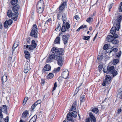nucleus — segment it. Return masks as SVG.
Returning <instances> with one entry per match:
<instances>
[{
  "mask_svg": "<svg viewBox=\"0 0 122 122\" xmlns=\"http://www.w3.org/2000/svg\"><path fill=\"white\" fill-rule=\"evenodd\" d=\"M122 19V15L120 14H118L117 16V19L114 20L112 22L113 26L111 29V32L112 33H114L116 29L119 30L120 26V23Z\"/></svg>",
  "mask_w": 122,
  "mask_h": 122,
  "instance_id": "f257e3e1",
  "label": "nucleus"
},
{
  "mask_svg": "<svg viewBox=\"0 0 122 122\" xmlns=\"http://www.w3.org/2000/svg\"><path fill=\"white\" fill-rule=\"evenodd\" d=\"M37 30L38 28L36 25V24H34L31 29V31L30 33V36L35 38H36L37 37Z\"/></svg>",
  "mask_w": 122,
  "mask_h": 122,
  "instance_id": "f03ea898",
  "label": "nucleus"
},
{
  "mask_svg": "<svg viewBox=\"0 0 122 122\" xmlns=\"http://www.w3.org/2000/svg\"><path fill=\"white\" fill-rule=\"evenodd\" d=\"M51 52L54 54H56L59 56H62L63 55V50L61 48L53 47L51 50Z\"/></svg>",
  "mask_w": 122,
  "mask_h": 122,
  "instance_id": "7ed1b4c3",
  "label": "nucleus"
},
{
  "mask_svg": "<svg viewBox=\"0 0 122 122\" xmlns=\"http://www.w3.org/2000/svg\"><path fill=\"white\" fill-rule=\"evenodd\" d=\"M77 115V113L75 111H74L72 112V113L69 112L67 114V118L68 120L67 122H74V121L72 119V117H76Z\"/></svg>",
  "mask_w": 122,
  "mask_h": 122,
  "instance_id": "20e7f679",
  "label": "nucleus"
},
{
  "mask_svg": "<svg viewBox=\"0 0 122 122\" xmlns=\"http://www.w3.org/2000/svg\"><path fill=\"white\" fill-rule=\"evenodd\" d=\"M63 22L62 24V25L61 28V31L62 32H65L67 30L69 29L70 27V25L68 22Z\"/></svg>",
  "mask_w": 122,
  "mask_h": 122,
  "instance_id": "39448f33",
  "label": "nucleus"
},
{
  "mask_svg": "<svg viewBox=\"0 0 122 122\" xmlns=\"http://www.w3.org/2000/svg\"><path fill=\"white\" fill-rule=\"evenodd\" d=\"M107 71H108V73H111L113 77L116 76L118 74L117 71L114 69L113 66L110 67L108 66Z\"/></svg>",
  "mask_w": 122,
  "mask_h": 122,
  "instance_id": "423d86ee",
  "label": "nucleus"
},
{
  "mask_svg": "<svg viewBox=\"0 0 122 122\" xmlns=\"http://www.w3.org/2000/svg\"><path fill=\"white\" fill-rule=\"evenodd\" d=\"M111 79L110 76L109 75H107L105 77V80L103 81L102 85L103 86H106V84L110 83V81Z\"/></svg>",
  "mask_w": 122,
  "mask_h": 122,
  "instance_id": "0eeeda50",
  "label": "nucleus"
},
{
  "mask_svg": "<svg viewBox=\"0 0 122 122\" xmlns=\"http://www.w3.org/2000/svg\"><path fill=\"white\" fill-rule=\"evenodd\" d=\"M58 56L54 54H51L47 59L46 61L47 62H51L53 60H56Z\"/></svg>",
  "mask_w": 122,
  "mask_h": 122,
  "instance_id": "6e6552de",
  "label": "nucleus"
},
{
  "mask_svg": "<svg viewBox=\"0 0 122 122\" xmlns=\"http://www.w3.org/2000/svg\"><path fill=\"white\" fill-rule=\"evenodd\" d=\"M61 56H58L56 60L57 61L58 65L60 66H62L64 61L63 59Z\"/></svg>",
  "mask_w": 122,
  "mask_h": 122,
  "instance_id": "1a4fd4ad",
  "label": "nucleus"
},
{
  "mask_svg": "<svg viewBox=\"0 0 122 122\" xmlns=\"http://www.w3.org/2000/svg\"><path fill=\"white\" fill-rule=\"evenodd\" d=\"M18 15L19 14L18 12H14L12 14L11 16V17L14 20L16 21L17 20Z\"/></svg>",
  "mask_w": 122,
  "mask_h": 122,
  "instance_id": "9d476101",
  "label": "nucleus"
},
{
  "mask_svg": "<svg viewBox=\"0 0 122 122\" xmlns=\"http://www.w3.org/2000/svg\"><path fill=\"white\" fill-rule=\"evenodd\" d=\"M69 74V72L67 70L64 71L62 73V77L65 79L67 78Z\"/></svg>",
  "mask_w": 122,
  "mask_h": 122,
  "instance_id": "9b49d317",
  "label": "nucleus"
},
{
  "mask_svg": "<svg viewBox=\"0 0 122 122\" xmlns=\"http://www.w3.org/2000/svg\"><path fill=\"white\" fill-rule=\"evenodd\" d=\"M66 1L62 3L60 6L59 9V12L60 13L65 8L66 5Z\"/></svg>",
  "mask_w": 122,
  "mask_h": 122,
  "instance_id": "f8f14e48",
  "label": "nucleus"
},
{
  "mask_svg": "<svg viewBox=\"0 0 122 122\" xmlns=\"http://www.w3.org/2000/svg\"><path fill=\"white\" fill-rule=\"evenodd\" d=\"M36 7H39L41 8H44V2L42 0H40L38 2Z\"/></svg>",
  "mask_w": 122,
  "mask_h": 122,
  "instance_id": "ddd939ff",
  "label": "nucleus"
},
{
  "mask_svg": "<svg viewBox=\"0 0 122 122\" xmlns=\"http://www.w3.org/2000/svg\"><path fill=\"white\" fill-rule=\"evenodd\" d=\"M119 90L121 92L117 95V100L122 99V88H120Z\"/></svg>",
  "mask_w": 122,
  "mask_h": 122,
  "instance_id": "4468645a",
  "label": "nucleus"
},
{
  "mask_svg": "<svg viewBox=\"0 0 122 122\" xmlns=\"http://www.w3.org/2000/svg\"><path fill=\"white\" fill-rule=\"evenodd\" d=\"M31 45H24V48L25 49H27L28 48V50L29 51H31L33 50L35 48L33 47Z\"/></svg>",
  "mask_w": 122,
  "mask_h": 122,
  "instance_id": "2eb2a0df",
  "label": "nucleus"
},
{
  "mask_svg": "<svg viewBox=\"0 0 122 122\" xmlns=\"http://www.w3.org/2000/svg\"><path fill=\"white\" fill-rule=\"evenodd\" d=\"M24 53L25 55V58L27 59H29L31 56L29 52L25 50L24 51Z\"/></svg>",
  "mask_w": 122,
  "mask_h": 122,
  "instance_id": "dca6fc26",
  "label": "nucleus"
},
{
  "mask_svg": "<svg viewBox=\"0 0 122 122\" xmlns=\"http://www.w3.org/2000/svg\"><path fill=\"white\" fill-rule=\"evenodd\" d=\"M89 115L91 119V122H92V121L93 122H96V119L93 116V114L91 112H90L89 113Z\"/></svg>",
  "mask_w": 122,
  "mask_h": 122,
  "instance_id": "f3484780",
  "label": "nucleus"
},
{
  "mask_svg": "<svg viewBox=\"0 0 122 122\" xmlns=\"http://www.w3.org/2000/svg\"><path fill=\"white\" fill-rule=\"evenodd\" d=\"M62 40L64 44H66L68 41L67 37L66 35H63L62 36Z\"/></svg>",
  "mask_w": 122,
  "mask_h": 122,
  "instance_id": "a211bd4d",
  "label": "nucleus"
},
{
  "mask_svg": "<svg viewBox=\"0 0 122 122\" xmlns=\"http://www.w3.org/2000/svg\"><path fill=\"white\" fill-rule=\"evenodd\" d=\"M114 37L113 36L111 35H109L107 36V41L109 42H112L114 39Z\"/></svg>",
  "mask_w": 122,
  "mask_h": 122,
  "instance_id": "6ab92c4d",
  "label": "nucleus"
},
{
  "mask_svg": "<svg viewBox=\"0 0 122 122\" xmlns=\"http://www.w3.org/2000/svg\"><path fill=\"white\" fill-rule=\"evenodd\" d=\"M19 5L17 4L13 7L12 10L14 11H16L19 10Z\"/></svg>",
  "mask_w": 122,
  "mask_h": 122,
  "instance_id": "aec40b11",
  "label": "nucleus"
},
{
  "mask_svg": "<svg viewBox=\"0 0 122 122\" xmlns=\"http://www.w3.org/2000/svg\"><path fill=\"white\" fill-rule=\"evenodd\" d=\"M37 12L39 13H41L43 11L44 8H41L39 7H36Z\"/></svg>",
  "mask_w": 122,
  "mask_h": 122,
  "instance_id": "412c9836",
  "label": "nucleus"
},
{
  "mask_svg": "<svg viewBox=\"0 0 122 122\" xmlns=\"http://www.w3.org/2000/svg\"><path fill=\"white\" fill-rule=\"evenodd\" d=\"M51 69V67L49 65H46L44 67L43 69L45 71H48Z\"/></svg>",
  "mask_w": 122,
  "mask_h": 122,
  "instance_id": "4be33fe9",
  "label": "nucleus"
},
{
  "mask_svg": "<svg viewBox=\"0 0 122 122\" xmlns=\"http://www.w3.org/2000/svg\"><path fill=\"white\" fill-rule=\"evenodd\" d=\"M28 64H25L24 67V72L26 74L28 72Z\"/></svg>",
  "mask_w": 122,
  "mask_h": 122,
  "instance_id": "5701e85b",
  "label": "nucleus"
},
{
  "mask_svg": "<svg viewBox=\"0 0 122 122\" xmlns=\"http://www.w3.org/2000/svg\"><path fill=\"white\" fill-rule=\"evenodd\" d=\"M28 112L27 111H26L23 112L22 115V117L23 118H26L28 114Z\"/></svg>",
  "mask_w": 122,
  "mask_h": 122,
  "instance_id": "b1692460",
  "label": "nucleus"
},
{
  "mask_svg": "<svg viewBox=\"0 0 122 122\" xmlns=\"http://www.w3.org/2000/svg\"><path fill=\"white\" fill-rule=\"evenodd\" d=\"M7 76L5 75H4L2 78V81L3 82H5L7 81Z\"/></svg>",
  "mask_w": 122,
  "mask_h": 122,
  "instance_id": "393cba45",
  "label": "nucleus"
},
{
  "mask_svg": "<svg viewBox=\"0 0 122 122\" xmlns=\"http://www.w3.org/2000/svg\"><path fill=\"white\" fill-rule=\"evenodd\" d=\"M103 58V56L102 55L100 56L99 55L98 56L97 58V61L99 62H101L100 61H102Z\"/></svg>",
  "mask_w": 122,
  "mask_h": 122,
  "instance_id": "a878e982",
  "label": "nucleus"
},
{
  "mask_svg": "<svg viewBox=\"0 0 122 122\" xmlns=\"http://www.w3.org/2000/svg\"><path fill=\"white\" fill-rule=\"evenodd\" d=\"M76 105L75 104V103H74L72 106L71 108V110H70V111H73L75 110L76 107Z\"/></svg>",
  "mask_w": 122,
  "mask_h": 122,
  "instance_id": "bb28decb",
  "label": "nucleus"
},
{
  "mask_svg": "<svg viewBox=\"0 0 122 122\" xmlns=\"http://www.w3.org/2000/svg\"><path fill=\"white\" fill-rule=\"evenodd\" d=\"M119 42V41L117 39L114 38V39L113 40L111 43L114 44H116L118 43Z\"/></svg>",
  "mask_w": 122,
  "mask_h": 122,
  "instance_id": "cd10ccee",
  "label": "nucleus"
},
{
  "mask_svg": "<svg viewBox=\"0 0 122 122\" xmlns=\"http://www.w3.org/2000/svg\"><path fill=\"white\" fill-rule=\"evenodd\" d=\"M60 38L58 36L56 38L54 41L55 44H60Z\"/></svg>",
  "mask_w": 122,
  "mask_h": 122,
  "instance_id": "c85d7f7f",
  "label": "nucleus"
},
{
  "mask_svg": "<svg viewBox=\"0 0 122 122\" xmlns=\"http://www.w3.org/2000/svg\"><path fill=\"white\" fill-rule=\"evenodd\" d=\"M36 119V116L35 115L30 119L29 122H35Z\"/></svg>",
  "mask_w": 122,
  "mask_h": 122,
  "instance_id": "c756f323",
  "label": "nucleus"
},
{
  "mask_svg": "<svg viewBox=\"0 0 122 122\" xmlns=\"http://www.w3.org/2000/svg\"><path fill=\"white\" fill-rule=\"evenodd\" d=\"M24 44L25 45H27L29 44L30 42V37H28L26 39V41H24Z\"/></svg>",
  "mask_w": 122,
  "mask_h": 122,
  "instance_id": "7c9ffc66",
  "label": "nucleus"
},
{
  "mask_svg": "<svg viewBox=\"0 0 122 122\" xmlns=\"http://www.w3.org/2000/svg\"><path fill=\"white\" fill-rule=\"evenodd\" d=\"M62 20L63 22H66V15L65 14H63L62 15Z\"/></svg>",
  "mask_w": 122,
  "mask_h": 122,
  "instance_id": "2f4dec72",
  "label": "nucleus"
},
{
  "mask_svg": "<svg viewBox=\"0 0 122 122\" xmlns=\"http://www.w3.org/2000/svg\"><path fill=\"white\" fill-rule=\"evenodd\" d=\"M12 12L11 10H9L8 11L7 15L9 17H10L11 16Z\"/></svg>",
  "mask_w": 122,
  "mask_h": 122,
  "instance_id": "473e14b6",
  "label": "nucleus"
},
{
  "mask_svg": "<svg viewBox=\"0 0 122 122\" xmlns=\"http://www.w3.org/2000/svg\"><path fill=\"white\" fill-rule=\"evenodd\" d=\"M85 100V95H82L81 97L80 98V101L81 103V104L83 102H84Z\"/></svg>",
  "mask_w": 122,
  "mask_h": 122,
  "instance_id": "72a5a7b5",
  "label": "nucleus"
},
{
  "mask_svg": "<svg viewBox=\"0 0 122 122\" xmlns=\"http://www.w3.org/2000/svg\"><path fill=\"white\" fill-rule=\"evenodd\" d=\"M119 59H115L113 60L112 64L114 65H116L118 63Z\"/></svg>",
  "mask_w": 122,
  "mask_h": 122,
  "instance_id": "f704fd0d",
  "label": "nucleus"
},
{
  "mask_svg": "<svg viewBox=\"0 0 122 122\" xmlns=\"http://www.w3.org/2000/svg\"><path fill=\"white\" fill-rule=\"evenodd\" d=\"M32 46H33L34 48H36L37 46V44L35 43V41L34 40H32L31 41V45Z\"/></svg>",
  "mask_w": 122,
  "mask_h": 122,
  "instance_id": "c9c22d12",
  "label": "nucleus"
},
{
  "mask_svg": "<svg viewBox=\"0 0 122 122\" xmlns=\"http://www.w3.org/2000/svg\"><path fill=\"white\" fill-rule=\"evenodd\" d=\"M54 76L53 74L52 73H50L48 74L47 76V79H51Z\"/></svg>",
  "mask_w": 122,
  "mask_h": 122,
  "instance_id": "e433bc0d",
  "label": "nucleus"
},
{
  "mask_svg": "<svg viewBox=\"0 0 122 122\" xmlns=\"http://www.w3.org/2000/svg\"><path fill=\"white\" fill-rule=\"evenodd\" d=\"M115 30V32L114 33H111V30H110V32L111 33V34H112L113 35V36L114 37V38L116 39V38H117L118 37V35L117 34H115V33L116 32V30L118 31V30H116V29Z\"/></svg>",
  "mask_w": 122,
  "mask_h": 122,
  "instance_id": "4c0bfd02",
  "label": "nucleus"
},
{
  "mask_svg": "<svg viewBox=\"0 0 122 122\" xmlns=\"http://www.w3.org/2000/svg\"><path fill=\"white\" fill-rule=\"evenodd\" d=\"M2 110L3 112H6L7 110V106L6 105H3L2 107V108L1 110Z\"/></svg>",
  "mask_w": 122,
  "mask_h": 122,
  "instance_id": "58836bf2",
  "label": "nucleus"
},
{
  "mask_svg": "<svg viewBox=\"0 0 122 122\" xmlns=\"http://www.w3.org/2000/svg\"><path fill=\"white\" fill-rule=\"evenodd\" d=\"M60 69L61 68L60 67H59L56 68H55L54 69L53 72L55 73H56L59 71Z\"/></svg>",
  "mask_w": 122,
  "mask_h": 122,
  "instance_id": "ea45409f",
  "label": "nucleus"
},
{
  "mask_svg": "<svg viewBox=\"0 0 122 122\" xmlns=\"http://www.w3.org/2000/svg\"><path fill=\"white\" fill-rule=\"evenodd\" d=\"M92 111L94 113L97 114L99 110L97 108H94L92 109Z\"/></svg>",
  "mask_w": 122,
  "mask_h": 122,
  "instance_id": "a19ab883",
  "label": "nucleus"
},
{
  "mask_svg": "<svg viewBox=\"0 0 122 122\" xmlns=\"http://www.w3.org/2000/svg\"><path fill=\"white\" fill-rule=\"evenodd\" d=\"M18 1V0H11V4L12 5H14L17 3Z\"/></svg>",
  "mask_w": 122,
  "mask_h": 122,
  "instance_id": "79ce46f5",
  "label": "nucleus"
},
{
  "mask_svg": "<svg viewBox=\"0 0 122 122\" xmlns=\"http://www.w3.org/2000/svg\"><path fill=\"white\" fill-rule=\"evenodd\" d=\"M112 50H110V53L112 51H113L114 52H117L118 50V49L116 48H113V47L112 48Z\"/></svg>",
  "mask_w": 122,
  "mask_h": 122,
  "instance_id": "37998d69",
  "label": "nucleus"
},
{
  "mask_svg": "<svg viewBox=\"0 0 122 122\" xmlns=\"http://www.w3.org/2000/svg\"><path fill=\"white\" fill-rule=\"evenodd\" d=\"M93 19L91 17H89L87 18L86 20L87 22L90 23L92 22L93 21Z\"/></svg>",
  "mask_w": 122,
  "mask_h": 122,
  "instance_id": "c03bdc74",
  "label": "nucleus"
},
{
  "mask_svg": "<svg viewBox=\"0 0 122 122\" xmlns=\"http://www.w3.org/2000/svg\"><path fill=\"white\" fill-rule=\"evenodd\" d=\"M61 30V28L60 25H58V27L55 30L57 31H59Z\"/></svg>",
  "mask_w": 122,
  "mask_h": 122,
  "instance_id": "a18cd8bd",
  "label": "nucleus"
},
{
  "mask_svg": "<svg viewBox=\"0 0 122 122\" xmlns=\"http://www.w3.org/2000/svg\"><path fill=\"white\" fill-rule=\"evenodd\" d=\"M28 97H25L23 102V104L25 105L26 102L27 101L28 99Z\"/></svg>",
  "mask_w": 122,
  "mask_h": 122,
  "instance_id": "49530a36",
  "label": "nucleus"
},
{
  "mask_svg": "<svg viewBox=\"0 0 122 122\" xmlns=\"http://www.w3.org/2000/svg\"><path fill=\"white\" fill-rule=\"evenodd\" d=\"M8 23H7V21L6 20L4 24V26L5 27H8Z\"/></svg>",
  "mask_w": 122,
  "mask_h": 122,
  "instance_id": "de8ad7c7",
  "label": "nucleus"
},
{
  "mask_svg": "<svg viewBox=\"0 0 122 122\" xmlns=\"http://www.w3.org/2000/svg\"><path fill=\"white\" fill-rule=\"evenodd\" d=\"M36 103H35L31 106V108L32 110H33L35 108V107L37 106V105L36 104Z\"/></svg>",
  "mask_w": 122,
  "mask_h": 122,
  "instance_id": "09e8293b",
  "label": "nucleus"
},
{
  "mask_svg": "<svg viewBox=\"0 0 122 122\" xmlns=\"http://www.w3.org/2000/svg\"><path fill=\"white\" fill-rule=\"evenodd\" d=\"M57 86L56 82L54 84V87L53 88L52 90V92H52L55 90L56 89V88Z\"/></svg>",
  "mask_w": 122,
  "mask_h": 122,
  "instance_id": "8fccbe9b",
  "label": "nucleus"
},
{
  "mask_svg": "<svg viewBox=\"0 0 122 122\" xmlns=\"http://www.w3.org/2000/svg\"><path fill=\"white\" fill-rule=\"evenodd\" d=\"M103 71L104 73H108V71H107V68L106 67H104L103 68Z\"/></svg>",
  "mask_w": 122,
  "mask_h": 122,
  "instance_id": "3c124183",
  "label": "nucleus"
},
{
  "mask_svg": "<svg viewBox=\"0 0 122 122\" xmlns=\"http://www.w3.org/2000/svg\"><path fill=\"white\" fill-rule=\"evenodd\" d=\"M122 53L121 51H120L118 53L116 54V56L117 57H119L120 56Z\"/></svg>",
  "mask_w": 122,
  "mask_h": 122,
  "instance_id": "603ef678",
  "label": "nucleus"
},
{
  "mask_svg": "<svg viewBox=\"0 0 122 122\" xmlns=\"http://www.w3.org/2000/svg\"><path fill=\"white\" fill-rule=\"evenodd\" d=\"M84 38H83V39L85 40H88L90 38V36H84Z\"/></svg>",
  "mask_w": 122,
  "mask_h": 122,
  "instance_id": "864d4df0",
  "label": "nucleus"
},
{
  "mask_svg": "<svg viewBox=\"0 0 122 122\" xmlns=\"http://www.w3.org/2000/svg\"><path fill=\"white\" fill-rule=\"evenodd\" d=\"M13 21L12 20L10 19L7 21V23H8L9 25H10L12 23Z\"/></svg>",
  "mask_w": 122,
  "mask_h": 122,
  "instance_id": "5fc2aeb1",
  "label": "nucleus"
},
{
  "mask_svg": "<svg viewBox=\"0 0 122 122\" xmlns=\"http://www.w3.org/2000/svg\"><path fill=\"white\" fill-rule=\"evenodd\" d=\"M41 84L42 86H43L44 85L45 82V80L44 79H41Z\"/></svg>",
  "mask_w": 122,
  "mask_h": 122,
  "instance_id": "6e6d98bb",
  "label": "nucleus"
},
{
  "mask_svg": "<svg viewBox=\"0 0 122 122\" xmlns=\"http://www.w3.org/2000/svg\"><path fill=\"white\" fill-rule=\"evenodd\" d=\"M61 13H59V14H58L57 15V19L59 20L60 19H61Z\"/></svg>",
  "mask_w": 122,
  "mask_h": 122,
  "instance_id": "4d7b16f0",
  "label": "nucleus"
},
{
  "mask_svg": "<svg viewBox=\"0 0 122 122\" xmlns=\"http://www.w3.org/2000/svg\"><path fill=\"white\" fill-rule=\"evenodd\" d=\"M103 68V66L102 65H99L98 67V69L99 71H101L102 69Z\"/></svg>",
  "mask_w": 122,
  "mask_h": 122,
  "instance_id": "13d9d810",
  "label": "nucleus"
},
{
  "mask_svg": "<svg viewBox=\"0 0 122 122\" xmlns=\"http://www.w3.org/2000/svg\"><path fill=\"white\" fill-rule=\"evenodd\" d=\"M108 45L107 44L105 45L103 47V48L104 50H106L108 48Z\"/></svg>",
  "mask_w": 122,
  "mask_h": 122,
  "instance_id": "bf43d9fd",
  "label": "nucleus"
},
{
  "mask_svg": "<svg viewBox=\"0 0 122 122\" xmlns=\"http://www.w3.org/2000/svg\"><path fill=\"white\" fill-rule=\"evenodd\" d=\"M41 101L40 100H39L37 101L35 103H36V104L37 105L38 104H40L41 103Z\"/></svg>",
  "mask_w": 122,
  "mask_h": 122,
  "instance_id": "052dcab7",
  "label": "nucleus"
},
{
  "mask_svg": "<svg viewBox=\"0 0 122 122\" xmlns=\"http://www.w3.org/2000/svg\"><path fill=\"white\" fill-rule=\"evenodd\" d=\"M74 18L77 20H78L80 19L79 16L78 15H76L74 17Z\"/></svg>",
  "mask_w": 122,
  "mask_h": 122,
  "instance_id": "680f3d73",
  "label": "nucleus"
},
{
  "mask_svg": "<svg viewBox=\"0 0 122 122\" xmlns=\"http://www.w3.org/2000/svg\"><path fill=\"white\" fill-rule=\"evenodd\" d=\"M0 117L1 119L3 118V115L2 114V110L0 109Z\"/></svg>",
  "mask_w": 122,
  "mask_h": 122,
  "instance_id": "e2e57ef3",
  "label": "nucleus"
},
{
  "mask_svg": "<svg viewBox=\"0 0 122 122\" xmlns=\"http://www.w3.org/2000/svg\"><path fill=\"white\" fill-rule=\"evenodd\" d=\"M112 5L111 4H110V5H109L108 6V8L109 9V11H110V9L112 7Z\"/></svg>",
  "mask_w": 122,
  "mask_h": 122,
  "instance_id": "0e129e2a",
  "label": "nucleus"
},
{
  "mask_svg": "<svg viewBox=\"0 0 122 122\" xmlns=\"http://www.w3.org/2000/svg\"><path fill=\"white\" fill-rule=\"evenodd\" d=\"M51 21V18L47 20L45 23V24H48V23Z\"/></svg>",
  "mask_w": 122,
  "mask_h": 122,
  "instance_id": "69168bd1",
  "label": "nucleus"
},
{
  "mask_svg": "<svg viewBox=\"0 0 122 122\" xmlns=\"http://www.w3.org/2000/svg\"><path fill=\"white\" fill-rule=\"evenodd\" d=\"M91 120V118H89L86 119V122H90Z\"/></svg>",
  "mask_w": 122,
  "mask_h": 122,
  "instance_id": "338daca9",
  "label": "nucleus"
},
{
  "mask_svg": "<svg viewBox=\"0 0 122 122\" xmlns=\"http://www.w3.org/2000/svg\"><path fill=\"white\" fill-rule=\"evenodd\" d=\"M5 121L6 122H8L9 121V119L8 117H6L5 119Z\"/></svg>",
  "mask_w": 122,
  "mask_h": 122,
  "instance_id": "774afa93",
  "label": "nucleus"
}]
</instances>
